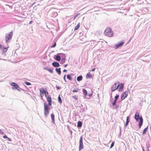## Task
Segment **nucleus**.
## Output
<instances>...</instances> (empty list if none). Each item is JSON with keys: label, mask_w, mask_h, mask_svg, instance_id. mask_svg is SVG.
<instances>
[{"label": "nucleus", "mask_w": 151, "mask_h": 151, "mask_svg": "<svg viewBox=\"0 0 151 151\" xmlns=\"http://www.w3.org/2000/svg\"><path fill=\"white\" fill-rule=\"evenodd\" d=\"M58 101L60 103H61L62 102V101L61 99L60 96H59L58 97Z\"/></svg>", "instance_id": "nucleus-26"}, {"label": "nucleus", "mask_w": 151, "mask_h": 151, "mask_svg": "<svg viewBox=\"0 0 151 151\" xmlns=\"http://www.w3.org/2000/svg\"><path fill=\"white\" fill-rule=\"evenodd\" d=\"M56 42H55L54 43V44L53 45H52V46L51 47V48H53V47H55L56 46Z\"/></svg>", "instance_id": "nucleus-31"}, {"label": "nucleus", "mask_w": 151, "mask_h": 151, "mask_svg": "<svg viewBox=\"0 0 151 151\" xmlns=\"http://www.w3.org/2000/svg\"><path fill=\"white\" fill-rule=\"evenodd\" d=\"M44 114L46 116L49 114V111L48 106L47 104L46 103H44Z\"/></svg>", "instance_id": "nucleus-4"}, {"label": "nucleus", "mask_w": 151, "mask_h": 151, "mask_svg": "<svg viewBox=\"0 0 151 151\" xmlns=\"http://www.w3.org/2000/svg\"><path fill=\"white\" fill-rule=\"evenodd\" d=\"M55 59L57 60L60 61L61 60L60 57L59 55H56V56Z\"/></svg>", "instance_id": "nucleus-22"}, {"label": "nucleus", "mask_w": 151, "mask_h": 151, "mask_svg": "<svg viewBox=\"0 0 151 151\" xmlns=\"http://www.w3.org/2000/svg\"><path fill=\"white\" fill-rule=\"evenodd\" d=\"M129 122V116H128L127 117L126 122L125 125V127H126L127 126Z\"/></svg>", "instance_id": "nucleus-18"}, {"label": "nucleus", "mask_w": 151, "mask_h": 151, "mask_svg": "<svg viewBox=\"0 0 151 151\" xmlns=\"http://www.w3.org/2000/svg\"><path fill=\"white\" fill-rule=\"evenodd\" d=\"M80 23H79L77 25V26L75 27L74 30H76L78 29L80 27Z\"/></svg>", "instance_id": "nucleus-25"}, {"label": "nucleus", "mask_w": 151, "mask_h": 151, "mask_svg": "<svg viewBox=\"0 0 151 151\" xmlns=\"http://www.w3.org/2000/svg\"><path fill=\"white\" fill-rule=\"evenodd\" d=\"M67 78L68 80H72L71 77L69 75H67Z\"/></svg>", "instance_id": "nucleus-27"}, {"label": "nucleus", "mask_w": 151, "mask_h": 151, "mask_svg": "<svg viewBox=\"0 0 151 151\" xmlns=\"http://www.w3.org/2000/svg\"><path fill=\"white\" fill-rule=\"evenodd\" d=\"M67 71V70L65 69H64L63 70V72H66Z\"/></svg>", "instance_id": "nucleus-44"}, {"label": "nucleus", "mask_w": 151, "mask_h": 151, "mask_svg": "<svg viewBox=\"0 0 151 151\" xmlns=\"http://www.w3.org/2000/svg\"><path fill=\"white\" fill-rule=\"evenodd\" d=\"M40 95L42 99L43 97L44 96V94H45V93L47 91L44 90L43 88H40Z\"/></svg>", "instance_id": "nucleus-6"}, {"label": "nucleus", "mask_w": 151, "mask_h": 151, "mask_svg": "<svg viewBox=\"0 0 151 151\" xmlns=\"http://www.w3.org/2000/svg\"><path fill=\"white\" fill-rule=\"evenodd\" d=\"M65 75L64 76V78H63L65 80Z\"/></svg>", "instance_id": "nucleus-43"}, {"label": "nucleus", "mask_w": 151, "mask_h": 151, "mask_svg": "<svg viewBox=\"0 0 151 151\" xmlns=\"http://www.w3.org/2000/svg\"><path fill=\"white\" fill-rule=\"evenodd\" d=\"M104 35L109 37H112L114 36V33L111 29L110 27H107L104 32Z\"/></svg>", "instance_id": "nucleus-1"}, {"label": "nucleus", "mask_w": 151, "mask_h": 151, "mask_svg": "<svg viewBox=\"0 0 151 151\" xmlns=\"http://www.w3.org/2000/svg\"><path fill=\"white\" fill-rule=\"evenodd\" d=\"M72 98H73L74 99H75L76 100H77L78 99V97L76 95L73 96H72Z\"/></svg>", "instance_id": "nucleus-29"}, {"label": "nucleus", "mask_w": 151, "mask_h": 151, "mask_svg": "<svg viewBox=\"0 0 151 151\" xmlns=\"http://www.w3.org/2000/svg\"><path fill=\"white\" fill-rule=\"evenodd\" d=\"M55 70L56 72L58 73L59 75H60L61 74V71H60V68H56L55 69Z\"/></svg>", "instance_id": "nucleus-16"}, {"label": "nucleus", "mask_w": 151, "mask_h": 151, "mask_svg": "<svg viewBox=\"0 0 151 151\" xmlns=\"http://www.w3.org/2000/svg\"><path fill=\"white\" fill-rule=\"evenodd\" d=\"M83 147L84 146L83 144V143L79 144V150L83 149Z\"/></svg>", "instance_id": "nucleus-17"}, {"label": "nucleus", "mask_w": 151, "mask_h": 151, "mask_svg": "<svg viewBox=\"0 0 151 151\" xmlns=\"http://www.w3.org/2000/svg\"><path fill=\"white\" fill-rule=\"evenodd\" d=\"M56 88H57V90H58L60 88L58 86H56Z\"/></svg>", "instance_id": "nucleus-42"}, {"label": "nucleus", "mask_w": 151, "mask_h": 151, "mask_svg": "<svg viewBox=\"0 0 151 151\" xmlns=\"http://www.w3.org/2000/svg\"><path fill=\"white\" fill-rule=\"evenodd\" d=\"M119 86V83H115L111 87V90L112 91H114L117 89Z\"/></svg>", "instance_id": "nucleus-5"}, {"label": "nucleus", "mask_w": 151, "mask_h": 151, "mask_svg": "<svg viewBox=\"0 0 151 151\" xmlns=\"http://www.w3.org/2000/svg\"><path fill=\"white\" fill-rule=\"evenodd\" d=\"M52 64L53 66L55 67H58L60 66L59 64L57 62H53L52 63Z\"/></svg>", "instance_id": "nucleus-13"}, {"label": "nucleus", "mask_w": 151, "mask_h": 151, "mask_svg": "<svg viewBox=\"0 0 151 151\" xmlns=\"http://www.w3.org/2000/svg\"><path fill=\"white\" fill-rule=\"evenodd\" d=\"M83 79V77L82 76H78L77 78V80L78 81H81Z\"/></svg>", "instance_id": "nucleus-19"}, {"label": "nucleus", "mask_w": 151, "mask_h": 151, "mask_svg": "<svg viewBox=\"0 0 151 151\" xmlns=\"http://www.w3.org/2000/svg\"><path fill=\"white\" fill-rule=\"evenodd\" d=\"M92 77V76L91 73L89 72L86 75V78H91Z\"/></svg>", "instance_id": "nucleus-15"}, {"label": "nucleus", "mask_w": 151, "mask_h": 151, "mask_svg": "<svg viewBox=\"0 0 151 151\" xmlns=\"http://www.w3.org/2000/svg\"><path fill=\"white\" fill-rule=\"evenodd\" d=\"M114 142H112L110 148H111L112 147H113L114 146Z\"/></svg>", "instance_id": "nucleus-36"}, {"label": "nucleus", "mask_w": 151, "mask_h": 151, "mask_svg": "<svg viewBox=\"0 0 151 151\" xmlns=\"http://www.w3.org/2000/svg\"><path fill=\"white\" fill-rule=\"evenodd\" d=\"M9 46L7 47H5L4 46H3L2 48V54H5L6 52L8 50V49L9 48Z\"/></svg>", "instance_id": "nucleus-8"}, {"label": "nucleus", "mask_w": 151, "mask_h": 151, "mask_svg": "<svg viewBox=\"0 0 151 151\" xmlns=\"http://www.w3.org/2000/svg\"><path fill=\"white\" fill-rule=\"evenodd\" d=\"M82 126V122L81 121H78V122L77 126L78 127H81Z\"/></svg>", "instance_id": "nucleus-21"}, {"label": "nucleus", "mask_w": 151, "mask_h": 151, "mask_svg": "<svg viewBox=\"0 0 151 151\" xmlns=\"http://www.w3.org/2000/svg\"><path fill=\"white\" fill-rule=\"evenodd\" d=\"M3 138H5H5H8V137H7L6 136V135H4V136H3Z\"/></svg>", "instance_id": "nucleus-41"}, {"label": "nucleus", "mask_w": 151, "mask_h": 151, "mask_svg": "<svg viewBox=\"0 0 151 151\" xmlns=\"http://www.w3.org/2000/svg\"><path fill=\"white\" fill-rule=\"evenodd\" d=\"M124 84L122 83H121L119 84V86L118 88V90L119 91H122L123 89Z\"/></svg>", "instance_id": "nucleus-11"}, {"label": "nucleus", "mask_w": 151, "mask_h": 151, "mask_svg": "<svg viewBox=\"0 0 151 151\" xmlns=\"http://www.w3.org/2000/svg\"><path fill=\"white\" fill-rule=\"evenodd\" d=\"M119 96V95H116L115 97V100L116 101L117 99H118Z\"/></svg>", "instance_id": "nucleus-30"}, {"label": "nucleus", "mask_w": 151, "mask_h": 151, "mask_svg": "<svg viewBox=\"0 0 151 151\" xmlns=\"http://www.w3.org/2000/svg\"><path fill=\"white\" fill-rule=\"evenodd\" d=\"M83 143V138L82 137H81L80 138V141H79V144L80 143Z\"/></svg>", "instance_id": "nucleus-28"}, {"label": "nucleus", "mask_w": 151, "mask_h": 151, "mask_svg": "<svg viewBox=\"0 0 151 151\" xmlns=\"http://www.w3.org/2000/svg\"><path fill=\"white\" fill-rule=\"evenodd\" d=\"M10 85L11 86L14 87L15 88H16L17 90H18V91H20V90L18 89V88H19V87L17 83H15L12 82L10 84Z\"/></svg>", "instance_id": "nucleus-9"}, {"label": "nucleus", "mask_w": 151, "mask_h": 151, "mask_svg": "<svg viewBox=\"0 0 151 151\" xmlns=\"http://www.w3.org/2000/svg\"><path fill=\"white\" fill-rule=\"evenodd\" d=\"M51 118L52 120V122L53 123H55V116L53 114H51Z\"/></svg>", "instance_id": "nucleus-14"}, {"label": "nucleus", "mask_w": 151, "mask_h": 151, "mask_svg": "<svg viewBox=\"0 0 151 151\" xmlns=\"http://www.w3.org/2000/svg\"><path fill=\"white\" fill-rule=\"evenodd\" d=\"M2 48V45L0 44V49H1Z\"/></svg>", "instance_id": "nucleus-46"}, {"label": "nucleus", "mask_w": 151, "mask_h": 151, "mask_svg": "<svg viewBox=\"0 0 151 151\" xmlns=\"http://www.w3.org/2000/svg\"><path fill=\"white\" fill-rule=\"evenodd\" d=\"M83 94L85 95L86 96L87 94V92L86 90L85 89H83Z\"/></svg>", "instance_id": "nucleus-24"}, {"label": "nucleus", "mask_w": 151, "mask_h": 151, "mask_svg": "<svg viewBox=\"0 0 151 151\" xmlns=\"http://www.w3.org/2000/svg\"><path fill=\"white\" fill-rule=\"evenodd\" d=\"M45 96L46 98L48 96H49L48 95V93L47 91L46 92V93H45Z\"/></svg>", "instance_id": "nucleus-33"}, {"label": "nucleus", "mask_w": 151, "mask_h": 151, "mask_svg": "<svg viewBox=\"0 0 151 151\" xmlns=\"http://www.w3.org/2000/svg\"><path fill=\"white\" fill-rule=\"evenodd\" d=\"M79 90V89L78 88L76 89L75 90V89L73 90V92H77Z\"/></svg>", "instance_id": "nucleus-32"}, {"label": "nucleus", "mask_w": 151, "mask_h": 151, "mask_svg": "<svg viewBox=\"0 0 151 151\" xmlns=\"http://www.w3.org/2000/svg\"><path fill=\"white\" fill-rule=\"evenodd\" d=\"M32 21H30V22H29V24H30L31 23H32Z\"/></svg>", "instance_id": "nucleus-48"}, {"label": "nucleus", "mask_w": 151, "mask_h": 151, "mask_svg": "<svg viewBox=\"0 0 151 151\" xmlns=\"http://www.w3.org/2000/svg\"><path fill=\"white\" fill-rule=\"evenodd\" d=\"M25 83L26 85L28 86L30 85H31V83L29 82H25Z\"/></svg>", "instance_id": "nucleus-35"}, {"label": "nucleus", "mask_w": 151, "mask_h": 151, "mask_svg": "<svg viewBox=\"0 0 151 151\" xmlns=\"http://www.w3.org/2000/svg\"><path fill=\"white\" fill-rule=\"evenodd\" d=\"M89 96H92V94H89Z\"/></svg>", "instance_id": "nucleus-47"}, {"label": "nucleus", "mask_w": 151, "mask_h": 151, "mask_svg": "<svg viewBox=\"0 0 151 151\" xmlns=\"http://www.w3.org/2000/svg\"><path fill=\"white\" fill-rule=\"evenodd\" d=\"M95 68H93V69H92V70H91V71H93L95 70Z\"/></svg>", "instance_id": "nucleus-45"}, {"label": "nucleus", "mask_w": 151, "mask_h": 151, "mask_svg": "<svg viewBox=\"0 0 151 151\" xmlns=\"http://www.w3.org/2000/svg\"><path fill=\"white\" fill-rule=\"evenodd\" d=\"M116 101L114 100V101L112 103V106H114L115 105V104L116 103Z\"/></svg>", "instance_id": "nucleus-37"}, {"label": "nucleus", "mask_w": 151, "mask_h": 151, "mask_svg": "<svg viewBox=\"0 0 151 151\" xmlns=\"http://www.w3.org/2000/svg\"><path fill=\"white\" fill-rule=\"evenodd\" d=\"M80 14V13H78V14H77L74 17V19H75L77 17V16L79 15Z\"/></svg>", "instance_id": "nucleus-38"}, {"label": "nucleus", "mask_w": 151, "mask_h": 151, "mask_svg": "<svg viewBox=\"0 0 151 151\" xmlns=\"http://www.w3.org/2000/svg\"><path fill=\"white\" fill-rule=\"evenodd\" d=\"M65 58H64L63 59H62L61 61V62L62 64L64 63L65 62Z\"/></svg>", "instance_id": "nucleus-34"}, {"label": "nucleus", "mask_w": 151, "mask_h": 151, "mask_svg": "<svg viewBox=\"0 0 151 151\" xmlns=\"http://www.w3.org/2000/svg\"><path fill=\"white\" fill-rule=\"evenodd\" d=\"M124 41L123 40L121 41L120 43L116 45L115 48L116 49L122 46L124 44Z\"/></svg>", "instance_id": "nucleus-7"}, {"label": "nucleus", "mask_w": 151, "mask_h": 151, "mask_svg": "<svg viewBox=\"0 0 151 151\" xmlns=\"http://www.w3.org/2000/svg\"><path fill=\"white\" fill-rule=\"evenodd\" d=\"M128 93L127 91H125L123 93L121 97V99L123 100L124 99L128 96Z\"/></svg>", "instance_id": "nucleus-12"}, {"label": "nucleus", "mask_w": 151, "mask_h": 151, "mask_svg": "<svg viewBox=\"0 0 151 151\" xmlns=\"http://www.w3.org/2000/svg\"><path fill=\"white\" fill-rule=\"evenodd\" d=\"M148 128V127H146L145 128V129H144V130H143V132L142 134H145L146 133V132L147 131Z\"/></svg>", "instance_id": "nucleus-23"}, {"label": "nucleus", "mask_w": 151, "mask_h": 151, "mask_svg": "<svg viewBox=\"0 0 151 151\" xmlns=\"http://www.w3.org/2000/svg\"><path fill=\"white\" fill-rule=\"evenodd\" d=\"M0 134H4V132H2L1 129H0Z\"/></svg>", "instance_id": "nucleus-39"}, {"label": "nucleus", "mask_w": 151, "mask_h": 151, "mask_svg": "<svg viewBox=\"0 0 151 151\" xmlns=\"http://www.w3.org/2000/svg\"><path fill=\"white\" fill-rule=\"evenodd\" d=\"M67 66V64H65V67H66Z\"/></svg>", "instance_id": "nucleus-49"}, {"label": "nucleus", "mask_w": 151, "mask_h": 151, "mask_svg": "<svg viewBox=\"0 0 151 151\" xmlns=\"http://www.w3.org/2000/svg\"><path fill=\"white\" fill-rule=\"evenodd\" d=\"M12 35L13 33L12 32H9L6 34L5 36V40L6 42H7L12 39Z\"/></svg>", "instance_id": "nucleus-3"}, {"label": "nucleus", "mask_w": 151, "mask_h": 151, "mask_svg": "<svg viewBox=\"0 0 151 151\" xmlns=\"http://www.w3.org/2000/svg\"><path fill=\"white\" fill-rule=\"evenodd\" d=\"M47 99V101L48 102V105L51 106L52 105V99L50 96H48Z\"/></svg>", "instance_id": "nucleus-10"}, {"label": "nucleus", "mask_w": 151, "mask_h": 151, "mask_svg": "<svg viewBox=\"0 0 151 151\" xmlns=\"http://www.w3.org/2000/svg\"><path fill=\"white\" fill-rule=\"evenodd\" d=\"M44 69L48 70L51 73H53V70L51 68H44Z\"/></svg>", "instance_id": "nucleus-20"}, {"label": "nucleus", "mask_w": 151, "mask_h": 151, "mask_svg": "<svg viewBox=\"0 0 151 151\" xmlns=\"http://www.w3.org/2000/svg\"><path fill=\"white\" fill-rule=\"evenodd\" d=\"M7 139H8V141H12V139L8 137Z\"/></svg>", "instance_id": "nucleus-40"}, {"label": "nucleus", "mask_w": 151, "mask_h": 151, "mask_svg": "<svg viewBox=\"0 0 151 151\" xmlns=\"http://www.w3.org/2000/svg\"><path fill=\"white\" fill-rule=\"evenodd\" d=\"M135 119L137 121H138L139 118L140 120V122L139 123V128H140L142 126L143 122V119L142 116H141L139 118V114L138 112H137L135 114L134 116Z\"/></svg>", "instance_id": "nucleus-2"}]
</instances>
